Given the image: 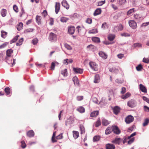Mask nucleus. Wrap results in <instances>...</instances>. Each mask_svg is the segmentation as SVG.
I'll list each match as a JSON object with an SVG mask.
<instances>
[{
	"label": "nucleus",
	"mask_w": 149,
	"mask_h": 149,
	"mask_svg": "<svg viewBox=\"0 0 149 149\" xmlns=\"http://www.w3.org/2000/svg\"><path fill=\"white\" fill-rule=\"evenodd\" d=\"M89 65L93 71H96L98 70V65L95 62L92 61L90 62L89 63Z\"/></svg>",
	"instance_id": "1"
},
{
	"label": "nucleus",
	"mask_w": 149,
	"mask_h": 149,
	"mask_svg": "<svg viewBox=\"0 0 149 149\" xmlns=\"http://www.w3.org/2000/svg\"><path fill=\"white\" fill-rule=\"evenodd\" d=\"M49 39L51 42L56 41L57 40L56 35L52 33H50L49 35Z\"/></svg>",
	"instance_id": "2"
},
{
	"label": "nucleus",
	"mask_w": 149,
	"mask_h": 149,
	"mask_svg": "<svg viewBox=\"0 0 149 149\" xmlns=\"http://www.w3.org/2000/svg\"><path fill=\"white\" fill-rule=\"evenodd\" d=\"M136 102L135 100L132 99L127 102V105L129 107L132 108L136 106Z\"/></svg>",
	"instance_id": "3"
},
{
	"label": "nucleus",
	"mask_w": 149,
	"mask_h": 149,
	"mask_svg": "<svg viewBox=\"0 0 149 149\" xmlns=\"http://www.w3.org/2000/svg\"><path fill=\"white\" fill-rule=\"evenodd\" d=\"M134 120V117L130 115L126 118L125 120L127 124H130Z\"/></svg>",
	"instance_id": "4"
},
{
	"label": "nucleus",
	"mask_w": 149,
	"mask_h": 149,
	"mask_svg": "<svg viewBox=\"0 0 149 149\" xmlns=\"http://www.w3.org/2000/svg\"><path fill=\"white\" fill-rule=\"evenodd\" d=\"M129 24L132 28L135 29L137 27V24L136 22L134 20H131L129 21Z\"/></svg>",
	"instance_id": "5"
},
{
	"label": "nucleus",
	"mask_w": 149,
	"mask_h": 149,
	"mask_svg": "<svg viewBox=\"0 0 149 149\" xmlns=\"http://www.w3.org/2000/svg\"><path fill=\"white\" fill-rule=\"evenodd\" d=\"M112 131L114 133L116 134H119L120 133V131L117 126H112Z\"/></svg>",
	"instance_id": "6"
},
{
	"label": "nucleus",
	"mask_w": 149,
	"mask_h": 149,
	"mask_svg": "<svg viewBox=\"0 0 149 149\" xmlns=\"http://www.w3.org/2000/svg\"><path fill=\"white\" fill-rule=\"evenodd\" d=\"M13 52V50L11 49H8L6 51L7 56L6 58V62L8 63L9 64H10V63L8 61V58L11 56V54Z\"/></svg>",
	"instance_id": "7"
},
{
	"label": "nucleus",
	"mask_w": 149,
	"mask_h": 149,
	"mask_svg": "<svg viewBox=\"0 0 149 149\" xmlns=\"http://www.w3.org/2000/svg\"><path fill=\"white\" fill-rule=\"evenodd\" d=\"M136 135V133L135 132H134L132 134L129 136L128 137V139H130L128 141V144H130L134 141V138H131L134 136Z\"/></svg>",
	"instance_id": "8"
},
{
	"label": "nucleus",
	"mask_w": 149,
	"mask_h": 149,
	"mask_svg": "<svg viewBox=\"0 0 149 149\" xmlns=\"http://www.w3.org/2000/svg\"><path fill=\"white\" fill-rule=\"evenodd\" d=\"M100 80V76L98 74H96L94 76V82L95 83H98Z\"/></svg>",
	"instance_id": "9"
},
{
	"label": "nucleus",
	"mask_w": 149,
	"mask_h": 149,
	"mask_svg": "<svg viewBox=\"0 0 149 149\" xmlns=\"http://www.w3.org/2000/svg\"><path fill=\"white\" fill-rule=\"evenodd\" d=\"M62 4L63 6L68 9L69 8V5L66 0H63L62 2Z\"/></svg>",
	"instance_id": "10"
},
{
	"label": "nucleus",
	"mask_w": 149,
	"mask_h": 149,
	"mask_svg": "<svg viewBox=\"0 0 149 149\" xmlns=\"http://www.w3.org/2000/svg\"><path fill=\"white\" fill-rule=\"evenodd\" d=\"M73 70L76 73L81 74L83 72V70L79 68H74Z\"/></svg>",
	"instance_id": "11"
},
{
	"label": "nucleus",
	"mask_w": 149,
	"mask_h": 149,
	"mask_svg": "<svg viewBox=\"0 0 149 149\" xmlns=\"http://www.w3.org/2000/svg\"><path fill=\"white\" fill-rule=\"evenodd\" d=\"M55 12L57 14L59 11L60 9V3H59L56 2L55 5Z\"/></svg>",
	"instance_id": "12"
},
{
	"label": "nucleus",
	"mask_w": 149,
	"mask_h": 149,
	"mask_svg": "<svg viewBox=\"0 0 149 149\" xmlns=\"http://www.w3.org/2000/svg\"><path fill=\"white\" fill-rule=\"evenodd\" d=\"M120 108L118 106H116L113 108V112L116 115H117L120 112Z\"/></svg>",
	"instance_id": "13"
},
{
	"label": "nucleus",
	"mask_w": 149,
	"mask_h": 149,
	"mask_svg": "<svg viewBox=\"0 0 149 149\" xmlns=\"http://www.w3.org/2000/svg\"><path fill=\"white\" fill-rule=\"evenodd\" d=\"M75 30V28L74 26H71L68 28V32L70 34H72L74 33Z\"/></svg>",
	"instance_id": "14"
},
{
	"label": "nucleus",
	"mask_w": 149,
	"mask_h": 149,
	"mask_svg": "<svg viewBox=\"0 0 149 149\" xmlns=\"http://www.w3.org/2000/svg\"><path fill=\"white\" fill-rule=\"evenodd\" d=\"M73 62V60L72 59H68L66 58L63 61V63L64 64L68 65L69 63H72Z\"/></svg>",
	"instance_id": "15"
},
{
	"label": "nucleus",
	"mask_w": 149,
	"mask_h": 149,
	"mask_svg": "<svg viewBox=\"0 0 149 149\" xmlns=\"http://www.w3.org/2000/svg\"><path fill=\"white\" fill-rule=\"evenodd\" d=\"M106 149H115V146L112 144L108 143L106 145Z\"/></svg>",
	"instance_id": "16"
},
{
	"label": "nucleus",
	"mask_w": 149,
	"mask_h": 149,
	"mask_svg": "<svg viewBox=\"0 0 149 149\" xmlns=\"http://www.w3.org/2000/svg\"><path fill=\"white\" fill-rule=\"evenodd\" d=\"M121 141V139L120 138H116L114 140L112 141V142L113 143L119 144Z\"/></svg>",
	"instance_id": "17"
},
{
	"label": "nucleus",
	"mask_w": 149,
	"mask_h": 149,
	"mask_svg": "<svg viewBox=\"0 0 149 149\" xmlns=\"http://www.w3.org/2000/svg\"><path fill=\"white\" fill-rule=\"evenodd\" d=\"M134 19L137 21H140L142 20L141 16L139 14H134Z\"/></svg>",
	"instance_id": "18"
},
{
	"label": "nucleus",
	"mask_w": 149,
	"mask_h": 149,
	"mask_svg": "<svg viewBox=\"0 0 149 149\" xmlns=\"http://www.w3.org/2000/svg\"><path fill=\"white\" fill-rule=\"evenodd\" d=\"M139 88L142 92L145 93L147 92V89L142 84H140L139 85Z\"/></svg>",
	"instance_id": "19"
},
{
	"label": "nucleus",
	"mask_w": 149,
	"mask_h": 149,
	"mask_svg": "<svg viewBox=\"0 0 149 149\" xmlns=\"http://www.w3.org/2000/svg\"><path fill=\"white\" fill-rule=\"evenodd\" d=\"M101 10L100 8H97L94 11L93 15L95 16H97L101 14Z\"/></svg>",
	"instance_id": "20"
},
{
	"label": "nucleus",
	"mask_w": 149,
	"mask_h": 149,
	"mask_svg": "<svg viewBox=\"0 0 149 149\" xmlns=\"http://www.w3.org/2000/svg\"><path fill=\"white\" fill-rule=\"evenodd\" d=\"M34 135V133L32 130H30L27 133V136L30 137L33 136Z\"/></svg>",
	"instance_id": "21"
},
{
	"label": "nucleus",
	"mask_w": 149,
	"mask_h": 149,
	"mask_svg": "<svg viewBox=\"0 0 149 149\" xmlns=\"http://www.w3.org/2000/svg\"><path fill=\"white\" fill-rule=\"evenodd\" d=\"M102 123L103 125L107 126L110 123V122L104 118H103L102 120Z\"/></svg>",
	"instance_id": "22"
},
{
	"label": "nucleus",
	"mask_w": 149,
	"mask_h": 149,
	"mask_svg": "<svg viewBox=\"0 0 149 149\" xmlns=\"http://www.w3.org/2000/svg\"><path fill=\"white\" fill-rule=\"evenodd\" d=\"M99 54L100 56L104 59H106L107 58V55L102 52H100Z\"/></svg>",
	"instance_id": "23"
},
{
	"label": "nucleus",
	"mask_w": 149,
	"mask_h": 149,
	"mask_svg": "<svg viewBox=\"0 0 149 149\" xmlns=\"http://www.w3.org/2000/svg\"><path fill=\"white\" fill-rule=\"evenodd\" d=\"M130 95L131 94L130 93L127 92L125 94L122 95L121 96V98L125 100L130 97Z\"/></svg>",
	"instance_id": "24"
},
{
	"label": "nucleus",
	"mask_w": 149,
	"mask_h": 149,
	"mask_svg": "<svg viewBox=\"0 0 149 149\" xmlns=\"http://www.w3.org/2000/svg\"><path fill=\"white\" fill-rule=\"evenodd\" d=\"M73 81L74 82V84L75 85H78L79 81L78 78L76 77H74L73 78Z\"/></svg>",
	"instance_id": "25"
},
{
	"label": "nucleus",
	"mask_w": 149,
	"mask_h": 149,
	"mask_svg": "<svg viewBox=\"0 0 149 149\" xmlns=\"http://www.w3.org/2000/svg\"><path fill=\"white\" fill-rule=\"evenodd\" d=\"M77 110L81 113H82L84 112L85 109L83 107L81 106L78 107L77 109Z\"/></svg>",
	"instance_id": "26"
},
{
	"label": "nucleus",
	"mask_w": 149,
	"mask_h": 149,
	"mask_svg": "<svg viewBox=\"0 0 149 149\" xmlns=\"http://www.w3.org/2000/svg\"><path fill=\"white\" fill-rule=\"evenodd\" d=\"M99 114L98 111H95L92 112L91 114V116L92 117H94L97 116Z\"/></svg>",
	"instance_id": "27"
},
{
	"label": "nucleus",
	"mask_w": 149,
	"mask_h": 149,
	"mask_svg": "<svg viewBox=\"0 0 149 149\" xmlns=\"http://www.w3.org/2000/svg\"><path fill=\"white\" fill-rule=\"evenodd\" d=\"M92 40L94 42L99 43L100 42V38L97 37H93L92 38Z\"/></svg>",
	"instance_id": "28"
},
{
	"label": "nucleus",
	"mask_w": 149,
	"mask_h": 149,
	"mask_svg": "<svg viewBox=\"0 0 149 149\" xmlns=\"http://www.w3.org/2000/svg\"><path fill=\"white\" fill-rule=\"evenodd\" d=\"M7 13V10L6 9H3L1 11V16L3 17L6 16Z\"/></svg>",
	"instance_id": "29"
},
{
	"label": "nucleus",
	"mask_w": 149,
	"mask_h": 149,
	"mask_svg": "<svg viewBox=\"0 0 149 149\" xmlns=\"http://www.w3.org/2000/svg\"><path fill=\"white\" fill-rule=\"evenodd\" d=\"M112 130V127H108L105 130V134L107 135L109 134L111 132Z\"/></svg>",
	"instance_id": "30"
},
{
	"label": "nucleus",
	"mask_w": 149,
	"mask_h": 149,
	"mask_svg": "<svg viewBox=\"0 0 149 149\" xmlns=\"http://www.w3.org/2000/svg\"><path fill=\"white\" fill-rule=\"evenodd\" d=\"M115 38L114 35L112 34H109L108 37V39L110 41L113 40Z\"/></svg>",
	"instance_id": "31"
},
{
	"label": "nucleus",
	"mask_w": 149,
	"mask_h": 149,
	"mask_svg": "<svg viewBox=\"0 0 149 149\" xmlns=\"http://www.w3.org/2000/svg\"><path fill=\"white\" fill-rule=\"evenodd\" d=\"M73 135L74 138L76 139L79 136V132L77 131H73Z\"/></svg>",
	"instance_id": "32"
},
{
	"label": "nucleus",
	"mask_w": 149,
	"mask_h": 149,
	"mask_svg": "<svg viewBox=\"0 0 149 149\" xmlns=\"http://www.w3.org/2000/svg\"><path fill=\"white\" fill-rule=\"evenodd\" d=\"M23 24L22 22H20L17 26V29L18 31H20L22 29Z\"/></svg>",
	"instance_id": "33"
},
{
	"label": "nucleus",
	"mask_w": 149,
	"mask_h": 149,
	"mask_svg": "<svg viewBox=\"0 0 149 149\" xmlns=\"http://www.w3.org/2000/svg\"><path fill=\"white\" fill-rule=\"evenodd\" d=\"M41 17L40 16L37 15L36 17V20L38 24L39 25L41 24Z\"/></svg>",
	"instance_id": "34"
},
{
	"label": "nucleus",
	"mask_w": 149,
	"mask_h": 149,
	"mask_svg": "<svg viewBox=\"0 0 149 149\" xmlns=\"http://www.w3.org/2000/svg\"><path fill=\"white\" fill-rule=\"evenodd\" d=\"M109 70L110 72L115 73H117L118 72V70L115 68H110Z\"/></svg>",
	"instance_id": "35"
},
{
	"label": "nucleus",
	"mask_w": 149,
	"mask_h": 149,
	"mask_svg": "<svg viewBox=\"0 0 149 149\" xmlns=\"http://www.w3.org/2000/svg\"><path fill=\"white\" fill-rule=\"evenodd\" d=\"M95 125L96 127H98L101 124L100 118H98L97 121L95 123Z\"/></svg>",
	"instance_id": "36"
},
{
	"label": "nucleus",
	"mask_w": 149,
	"mask_h": 149,
	"mask_svg": "<svg viewBox=\"0 0 149 149\" xmlns=\"http://www.w3.org/2000/svg\"><path fill=\"white\" fill-rule=\"evenodd\" d=\"M149 122V119L147 118L145 119L144 121V123H143V125L144 127L147 125Z\"/></svg>",
	"instance_id": "37"
},
{
	"label": "nucleus",
	"mask_w": 149,
	"mask_h": 149,
	"mask_svg": "<svg viewBox=\"0 0 149 149\" xmlns=\"http://www.w3.org/2000/svg\"><path fill=\"white\" fill-rule=\"evenodd\" d=\"M100 137L99 136H96L94 137L93 141V142L97 141L100 140Z\"/></svg>",
	"instance_id": "38"
},
{
	"label": "nucleus",
	"mask_w": 149,
	"mask_h": 149,
	"mask_svg": "<svg viewBox=\"0 0 149 149\" xmlns=\"http://www.w3.org/2000/svg\"><path fill=\"white\" fill-rule=\"evenodd\" d=\"M23 40H24L23 38H21L19 40L18 42H17L16 43L17 46H20V45H21L22 44V42H23Z\"/></svg>",
	"instance_id": "39"
},
{
	"label": "nucleus",
	"mask_w": 149,
	"mask_h": 149,
	"mask_svg": "<svg viewBox=\"0 0 149 149\" xmlns=\"http://www.w3.org/2000/svg\"><path fill=\"white\" fill-rule=\"evenodd\" d=\"M61 74L63 75L64 77L67 76V70L66 69H65L61 71Z\"/></svg>",
	"instance_id": "40"
},
{
	"label": "nucleus",
	"mask_w": 149,
	"mask_h": 149,
	"mask_svg": "<svg viewBox=\"0 0 149 149\" xmlns=\"http://www.w3.org/2000/svg\"><path fill=\"white\" fill-rule=\"evenodd\" d=\"M1 37L3 38H5L6 36V35L7 34V33L3 31H1Z\"/></svg>",
	"instance_id": "41"
},
{
	"label": "nucleus",
	"mask_w": 149,
	"mask_h": 149,
	"mask_svg": "<svg viewBox=\"0 0 149 149\" xmlns=\"http://www.w3.org/2000/svg\"><path fill=\"white\" fill-rule=\"evenodd\" d=\"M134 8H133L130 9L129 10H128L127 13V15H130L131 14L133 13L134 12Z\"/></svg>",
	"instance_id": "42"
},
{
	"label": "nucleus",
	"mask_w": 149,
	"mask_h": 149,
	"mask_svg": "<svg viewBox=\"0 0 149 149\" xmlns=\"http://www.w3.org/2000/svg\"><path fill=\"white\" fill-rule=\"evenodd\" d=\"M56 132H54V133H53V136L52 137V141L53 142H56L57 141L55 139V138H54V137L55 136Z\"/></svg>",
	"instance_id": "43"
},
{
	"label": "nucleus",
	"mask_w": 149,
	"mask_h": 149,
	"mask_svg": "<svg viewBox=\"0 0 149 149\" xmlns=\"http://www.w3.org/2000/svg\"><path fill=\"white\" fill-rule=\"evenodd\" d=\"M97 32V31L96 29H94L89 31V33H95Z\"/></svg>",
	"instance_id": "44"
},
{
	"label": "nucleus",
	"mask_w": 149,
	"mask_h": 149,
	"mask_svg": "<svg viewBox=\"0 0 149 149\" xmlns=\"http://www.w3.org/2000/svg\"><path fill=\"white\" fill-rule=\"evenodd\" d=\"M68 19L65 17H62L60 19L61 21L63 22H67Z\"/></svg>",
	"instance_id": "45"
},
{
	"label": "nucleus",
	"mask_w": 149,
	"mask_h": 149,
	"mask_svg": "<svg viewBox=\"0 0 149 149\" xmlns=\"http://www.w3.org/2000/svg\"><path fill=\"white\" fill-rule=\"evenodd\" d=\"M64 46L65 48L68 50H71L72 49V48L71 46L70 45L66 43L64 44Z\"/></svg>",
	"instance_id": "46"
},
{
	"label": "nucleus",
	"mask_w": 149,
	"mask_h": 149,
	"mask_svg": "<svg viewBox=\"0 0 149 149\" xmlns=\"http://www.w3.org/2000/svg\"><path fill=\"white\" fill-rule=\"evenodd\" d=\"M5 91L7 95H9L10 93V89L8 88H6L4 90Z\"/></svg>",
	"instance_id": "47"
},
{
	"label": "nucleus",
	"mask_w": 149,
	"mask_h": 149,
	"mask_svg": "<svg viewBox=\"0 0 149 149\" xmlns=\"http://www.w3.org/2000/svg\"><path fill=\"white\" fill-rule=\"evenodd\" d=\"M142 68V66L141 64H139L138 66L136 67V69L138 71H141Z\"/></svg>",
	"instance_id": "48"
},
{
	"label": "nucleus",
	"mask_w": 149,
	"mask_h": 149,
	"mask_svg": "<svg viewBox=\"0 0 149 149\" xmlns=\"http://www.w3.org/2000/svg\"><path fill=\"white\" fill-rule=\"evenodd\" d=\"M142 46L139 43H135L134 44L133 47H141Z\"/></svg>",
	"instance_id": "49"
},
{
	"label": "nucleus",
	"mask_w": 149,
	"mask_h": 149,
	"mask_svg": "<svg viewBox=\"0 0 149 149\" xmlns=\"http://www.w3.org/2000/svg\"><path fill=\"white\" fill-rule=\"evenodd\" d=\"M149 25V22L143 23L141 26V27H145L146 26Z\"/></svg>",
	"instance_id": "50"
},
{
	"label": "nucleus",
	"mask_w": 149,
	"mask_h": 149,
	"mask_svg": "<svg viewBox=\"0 0 149 149\" xmlns=\"http://www.w3.org/2000/svg\"><path fill=\"white\" fill-rule=\"evenodd\" d=\"M19 37V36L18 35L16 36L10 42L11 43H13L15 42L17 40Z\"/></svg>",
	"instance_id": "51"
},
{
	"label": "nucleus",
	"mask_w": 149,
	"mask_h": 149,
	"mask_svg": "<svg viewBox=\"0 0 149 149\" xmlns=\"http://www.w3.org/2000/svg\"><path fill=\"white\" fill-rule=\"evenodd\" d=\"M34 30V29L32 28H29L25 30L24 32L25 33H29L32 32Z\"/></svg>",
	"instance_id": "52"
},
{
	"label": "nucleus",
	"mask_w": 149,
	"mask_h": 149,
	"mask_svg": "<svg viewBox=\"0 0 149 149\" xmlns=\"http://www.w3.org/2000/svg\"><path fill=\"white\" fill-rule=\"evenodd\" d=\"M105 0L104 1H99L97 5L98 6H102L103 4H104L105 3Z\"/></svg>",
	"instance_id": "53"
},
{
	"label": "nucleus",
	"mask_w": 149,
	"mask_h": 149,
	"mask_svg": "<svg viewBox=\"0 0 149 149\" xmlns=\"http://www.w3.org/2000/svg\"><path fill=\"white\" fill-rule=\"evenodd\" d=\"M13 9L17 13L18 12V9L17 6L16 5H14L13 6Z\"/></svg>",
	"instance_id": "54"
},
{
	"label": "nucleus",
	"mask_w": 149,
	"mask_h": 149,
	"mask_svg": "<svg viewBox=\"0 0 149 149\" xmlns=\"http://www.w3.org/2000/svg\"><path fill=\"white\" fill-rule=\"evenodd\" d=\"M80 130L81 131V134H83L85 132V129L84 127L81 126L80 127Z\"/></svg>",
	"instance_id": "55"
},
{
	"label": "nucleus",
	"mask_w": 149,
	"mask_h": 149,
	"mask_svg": "<svg viewBox=\"0 0 149 149\" xmlns=\"http://www.w3.org/2000/svg\"><path fill=\"white\" fill-rule=\"evenodd\" d=\"M38 39L37 38H35L32 40V42L33 45H36L38 42Z\"/></svg>",
	"instance_id": "56"
},
{
	"label": "nucleus",
	"mask_w": 149,
	"mask_h": 149,
	"mask_svg": "<svg viewBox=\"0 0 149 149\" xmlns=\"http://www.w3.org/2000/svg\"><path fill=\"white\" fill-rule=\"evenodd\" d=\"M142 98L143 100L149 104V99L145 96H143Z\"/></svg>",
	"instance_id": "57"
},
{
	"label": "nucleus",
	"mask_w": 149,
	"mask_h": 149,
	"mask_svg": "<svg viewBox=\"0 0 149 149\" xmlns=\"http://www.w3.org/2000/svg\"><path fill=\"white\" fill-rule=\"evenodd\" d=\"M86 22L89 24H91L92 22V20L91 18H88L86 19Z\"/></svg>",
	"instance_id": "58"
},
{
	"label": "nucleus",
	"mask_w": 149,
	"mask_h": 149,
	"mask_svg": "<svg viewBox=\"0 0 149 149\" xmlns=\"http://www.w3.org/2000/svg\"><path fill=\"white\" fill-rule=\"evenodd\" d=\"M21 144L22 147L23 148H25L26 146V144L24 141H21Z\"/></svg>",
	"instance_id": "59"
},
{
	"label": "nucleus",
	"mask_w": 149,
	"mask_h": 149,
	"mask_svg": "<svg viewBox=\"0 0 149 149\" xmlns=\"http://www.w3.org/2000/svg\"><path fill=\"white\" fill-rule=\"evenodd\" d=\"M121 35L122 36H124L125 37L129 36H130V35L127 33H123L121 34Z\"/></svg>",
	"instance_id": "60"
},
{
	"label": "nucleus",
	"mask_w": 149,
	"mask_h": 149,
	"mask_svg": "<svg viewBox=\"0 0 149 149\" xmlns=\"http://www.w3.org/2000/svg\"><path fill=\"white\" fill-rule=\"evenodd\" d=\"M143 61L144 63H148L149 62V60L148 58H144L143 59Z\"/></svg>",
	"instance_id": "61"
},
{
	"label": "nucleus",
	"mask_w": 149,
	"mask_h": 149,
	"mask_svg": "<svg viewBox=\"0 0 149 149\" xmlns=\"http://www.w3.org/2000/svg\"><path fill=\"white\" fill-rule=\"evenodd\" d=\"M119 3L121 5L125 3L126 1V0H119Z\"/></svg>",
	"instance_id": "62"
},
{
	"label": "nucleus",
	"mask_w": 149,
	"mask_h": 149,
	"mask_svg": "<svg viewBox=\"0 0 149 149\" xmlns=\"http://www.w3.org/2000/svg\"><path fill=\"white\" fill-rule=\"evenodd\" d=\"M7 43H4L2 45H1L0 46V49H1L5 47L7 45Z\"/></svg>",
	"instance_id": "63"
},
{
	"label": "nucleus",
	"mask_w": 149,
	"mask_h": 149,
	"mask_svg": "<svg viewBox=\"0 0 149 149\" xmlns=\"http://www.w3.org/2000/svg\"><path fill=\"white\" fill-rule=\"evenodd\" d=\"M144 109L147 112H149V107L147 106H144Z\"/></svg>",
	"instance_id": "64"
}]
</instances>
